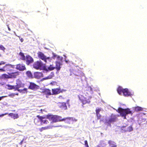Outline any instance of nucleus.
<instances>
[{
    "label": "nucleus",
    "instance_id": "obj_1",
    "mask_svg": "<svg viewBox=\"0 0 147 147\" xmlns=\"http://www.w3.org/2000/svg\"><path fill=\"white\" fill-rule=\"evenodd\" d=\"M78 98L81 102L82 104V105L86 104H89L90 103L92 97L86 95H80L78 96Z\"/></svg>",
    "mask_w": 147,
    "mask_h": 147
},
{
    "label": "nucleus",
    "instance_id": "obj_2",
    "mask_svg": "<svg viewBox=\"0 0 147 147\" xmlns=\"http://www.w3.org/2000/svg\"><path fill=\"white\" fill-rule=\"evenodd\" d=\"M46 118L53 123L61 121V117L57 115H46Z\"/></svg>",
    "mask_w": 147,
    "mask_h": 147
},
{
    "label": "nucleus",
    "instance_id": "obj_3",
    "mask_svg": "<svg viewBox=\"0 0 147 147\" xmlns=\"http://www.w3.org/2000/svg\"><path fill=\"white\" fill-rule=\"evenodd\" d=\"M15 65L9 64H6L2 68H0V72H7L10 73L13 71V69L14 68Z\"/></svg>",
    "mask_w": 147,
    "mask_h": 147
},
{
    "label": "nucleus",
    "instance_id": "obj_4",
    "mask_svg": "<svg viewBox=\"0 0 147 147\" xmlns=\"http://www.w3.org/2000/svg\"><path fill=\"white\" fill-rule=\"evenodd\" d=\"M117 91L118 93L121 95L122 93L125 96H129L128 89L127 88L123 89L121 87L119 86L117 88Z\"/></svg>",
    "mask_w": 147,
    "mask_h": 147
},
{
    "label": "nucleus",
    "instance_id": "obj_5",
    "mask_svg": "<svg viewBox=\"0 0 147 147\" xmlns=\"http://www.w3.org/2000/svg\"><path fill=\"white\" fill-rule=\"evenodd\" d=\"M117 111L120 113L122 117H124V118H126V115L129 113V109H123L121 108H119L117 110Z\"/></svg>",
    "mask_w": 147,
    "mask_h": 147
},
{
    "label": "nucleus",
    "instance_id": "obj_6",
    "mask_svg": "<svg viewBox=\"0 0 147 147\" xmlns=\"http://www.w3.org/2000/svg\"><path fill=\"white\" fill-rule=\"evenodd\" d=\"M24 84L19 79H17L16 80V85H14L15 91L17 90L20 91V88H23L24 87Z\"/></svg>",
    "mask_w": 147,
    "mask_h": 147
},
{
    "label": "nucleus",
    "instance_id": "obj_7",
    "mask_svg": "<svg viewBox=\"0 0 147 147\" xmlns=\"http://www.w3.org/2000/svg\"><path fill=\"white\" fill-rule=\"evenodd\" d=\"M117 119V117L116 115L112 114L109 120H106L105 123H107L111 126V123L112 122H114L116 121Z\"/></svg>",
    "mask_w": 147,
    "mask_h": 147
},
{
    "label": "nucleus",
    "instance_id": "obj_8",
    "mask_svg": "<svg viewBox=\"0 0 147 147\" xmlns=\"http://www.w3.org/2000/svg\"><path fill=\"white\" fill-rule=\"evenodd\" d=\"M38 57L45 62H47V60H51V59L50 57H47L43 53L41 52H38Z\"/></svg>",
    "mask_w": 147,
    "mask_h": 147
},
{
    "label": "nucleus",
    "instance_id": "obj_9",
    "mask_svg": "<svg viewBox=\"0 0 147 147\" xmlns=\"http://www.w3.org/2000/svg\"><path fill=\"white\" fill-rule=\"evenodd\" d=\"M15 68L16 69L20 71H23L26 70L25 65L23 63H19L17 64Z\"/></svg>",
    "mask_w": 147,
    "mask_h": 147
},
{
    "label": "nucleus",
    "instance_id": "obj_10",
    "mask_svg": "<svg viewBox=\"0 0 147 147\" xmlns=\"http://www.w3.org/2000/svg\"><path fill=\"white\" fill-rule=\"evenodd\" d=\"M25 61L26 64L28 65L33 62L34 59L30 55H27L26 56Z\"/></svg>",
    "mask_w": 147,
    "mask_h": 147
},
{
    "label": "nucleus",
    "instance_id": "obj_11",
    "mask_svg": "<svg viewBox=\"0 0 147 147\" xmlns=\"http://www.w3.org/2000/svg\"><path fill=\"white\" fill-rule=\"evenodd\" d=\"M39 86L32 82H30V85L28 88L30 89L35 90H37L39 88Z\"/></svg>",
    "mask_w": 147,
    "mask_h": 147
},
{
    "label": "nucleus",
    "instance_id": "obj_12",
    "mask_svg": "<svg viewBox=\"0 0 147 147\" xmlns=\"http://www.w3.org/2000/svg\"><path fill=\"white\" fill-rule=\"evenodd\" d=\"M37 117L40 118V125H42L43 124H47L48 123L49 121L47 120H44L46 118V117H43L40 116L39 115H37L36 116Z\"/></svg>",
    "mask_w": 147,
    "mask_h": 147
},
{
    "label": "nucleus",
    "instance_id": "obj_13",
    "mask_svg": "<svg viewBox=\"0 0 147 147\" xmlns=\"http://www.w3.org/2000/svg\"><path fill=\"white\" fill-rule=\"evenodd\" d=\"M52 95H57L63 92V90H62L60 87L57 88H55L52 89Z\"/></svg>",
    "mask_w": 147,
    "mask_h": 147
},
{
    "label": "nucleus",
    "instance_id": "obj_14",
    "mask_svg": "<svg viewBox=\"0 0 147 147\" xmlns=\"http://www.w3.org/2000/svg\"><path fill=\"white\" fill-rule=\"evenodd\" d=\"M42 62L38 61L34 63L33 64V66L34 68L38 69L42 67Z\"/></svg>",
    "mask_w": 147,
    "mask_h": 147
},
{
    "label": "nucleus",
    "instance_id": "obj_15",
    "mask_svg": "<svg viewBox=\"0 0 147 147\" xmlns=\"http://www.w3.org/2000/svg\"><path fill=\"white\" fill-rule=\"evenodd\" d=\"M42 92L45 95L46 97L47 98H48L49 96L52 95L51 90L49 89H44L42 91Z\"/></svg>",
    "mask_w": 147,
    "mask_h": 147
},
{
    "label": "nucleus",
    "instance_id": "obj_16",
    "mask_svg": "<svg viewBox=\"0 0 147 147\" xmlns=\"http://www.w3.org/2000/svg\"><path fill=\"white\" fill-rule=\"evenodd\" d=\"M74 121V119L72 117H67L62 118L61 117V121H64L67 123H70L71 122Z\"/></svg>",
    "mask_w": 147,
    "mask_h": 147
},
{
    "label": "nucleus",
    "instance_id": "obj_17",
    "mask_svg": "<svg viewBox=\"0 0 147 147\" xmlns=\"http://www.w3.org/2000/svg\"><path fill=\"white\" fill-rule=\"evenodd\" d=\"M59 107L62 110H65L67 109L66 103L64 102H59L58 104Z\"/></svg>",
    "mask_w": 147,
    "mask_h": 147
},
{
    "label": "nucleus",
    "instance_id": "obj_18",
    "mask_svg": "<svg viewBox=\"0 0 147 147\" xmlns=\"http://www.w3.org/2000/svg\"><path fill=\"white\" fill-rule=\"evenodd\" d=\"M73 74L76 76L80 77L84 75V74L79 69L74 71Z\"/></svg>",
    "mask_w": 147,
    "mask_h": 147
},
{
    "label": "nucleus",
    "instance_id": "obj_19",
    "mask_svg": "<svg viewBox=\"0 0 147 147\" xmlns=\"http://www.w3.org/2000/svg\"><path fill=\"white\" fill-rule=\"evenodd\" d=\"M59 126H48L46 127H42L41 128H39V130L40 132H42L44 130H46L47 129H51L52 128V127H59Z\"/></svg>",
    "mask_w": 147,
    "mask_h": 147
},
{
    "label": "nucleus",
    "instance_id": "obj_20",
    "mask_svg": "<svg viewBox=\"0 0 147 147\" xmlns=\"http://www.w3.org/2000/svg\"><path fill=\"white\" fill-rule=\"evenodd\" d=\"M10 76L11 78H15L17 77L19 75V72L18 71H16L14 72H10Z\"/></svg>",
    "mask_w": 147,
    "mask_h": 147
},
{
    "label": "nucleus",
    "instance_id": "obj_21",
    "mask_svg": "<svg viewBox=\"0 0 147 147\" xmlns=\"http://www.w3.org/2000/svg\"><path fill=\"white\" fill-rule=\"evenodd\" d=\"M55 69L57 71H59L60 70L61 67V65L62 64L60 62H59L58 61H56L55 62Z\"/></svg>",
    "mask_w": 147,
    "mask_h": 147
},
{
    "label": "nucleus",
    "instance_id": "obj_22",
    "mask_svg": "<svg viewBox=\"0 0 147 147\" xmlns=\"http://www.w3.org/2000/svg\"><path fill=\"white\" fill-rule=\"evenodd\" d=\"M108 143L110 147H117L116 143L113 141L110 140L108 141Z\"/></svg>",
    "mask_w": 147,
    "mask_h": 147
},
{
    "label": "nucleus",
    "instance_id": "obj_23",
    "mask_svg": "<svg viewBox=\"0 0 147 147\" xmlns=\"http://www.w3.org/2000/svg\"><path fill=\"white\" fill-rule=\"evenodd\" d=\"M42 73L37 72L34 73V76L35 78L39 79L42 76Z\"/></svg>",
    "mask_w": 147,
    "mask_h": 147
},
{
    "label": "nucleus",
    "instance_id": "obj_24",
    "mask_svg": "<svg viewBox=\"0 0 147 147\" xmlns=\"http://www.w3.org/2000/svg\"><path fill=\"white\" fill-rule=\"evenodd\" d=\"M54 73L53 72H51V74L47 77L44 78H43V80H45L48 79H51L54 77Z\"/></svg>",
    "mask_w": 147,
    "mask_h": 147
},
{
    "label": "nucleus",
    "instance_id": "obj_25",
    "mask_svg": "<svg viewBox=\"0 0 147 147\" xmlns=\"http://www.w3.org/2000/svg\"><path fill=\"white\" fill-rule=\"evenodd\" d=\"M19 55L20 56V59L23 61H25L26 60V56H25L24 54L21 52H20L19 53Z\"/></svg>",
    "mask_w": 147,
    "mask_h": 147
},
{
    "label": "nucleus",
    "instance_id": "obj_26",
    "mask_svg": "<svg viewBox=\"0 0 147 147\" xmlns=\"http://www.w3.org/2000/svg\"><path fill=\"white\" fill-rule=\"evenodd\" d=\"M9 116L11 117L12 118H13L14 119L18 118L19 116L18 114H14L13 113H10L9 114Z\"/></svg>",
    "mask_w": 147,
    "mask_h": 147
},
{
    "label": "nucleus",
    "instance_id": "obj_27",
    "mask_svg": "<svg viewBox=\"0 0 147 147\" xmlns=\"http://www.w3.org/2000/svg\"><path fill=\"white\" fill-rule=\"evenodd\" d=\"M55 69V66L53 64L50 65L47 68H46L45 70L47 71H52Z\"/></svg>",
    "mask_w": 147,
    "mask_h": 147
},
{
    "label": "nucleus",
    "instance_id": "obj_28",
    "mask_svg": "<svg viewBox=\"0 0 147 147\" xmlns=\"http://www.w3.org/2000/svg\"><path fill=\"white\" fill-rule=\"evenodd\" d=\"M37 118H35L34 119V122L35 124L38 125H40V118L37 117Z\"/></svg>",
    "mask_w": 147,
    "mask_h": 147
},
{
    "label": "nucleus",
    "instance_id": "obj_29",
    "mask_svg": "<svg viewBox=\"0 0 147 147\" xmlns=\"http://www.w3.org/2000/svg\"><path fill=\"white\" fill-rule=\"evenodd\" d=\"M134 110L135 111L138 112L139 111H143V108L137 106L134 108Z\"/></svg>",
    "mask_w": 147,
    "mask_h": 147
},
{
    "label": "nucleus",
    "instance_id": "obj_30",
    "mask_svg": "<svg viewBox=\"0 0 147 147\" xmlns=\"http://www.w3.org/2000/svg\"><path fill=\"white\" fill-rule=\"evenodd\" d=\"M6 86H7V89L8 90H11L14 89L15 91V88L14 85H11L9 84H7Z\"/></svg>",
    "mask_w": 147,
    "mask_h": 147
},
{
    "label": "nucleus",
    "instance_id": "obj_31",
    "mask_svg": "<svg viewBox=\"0 0 147 147\" xmlns=\"http://www.w3.org/2000/svg\"><path fill=\"white\" fill-rule=\"evenodd\" d=\"M26 74L27 76L30 78H32V75L30 71H27L26 72Z\"/></svg>",
    "mask_w": 147,
    "mask_h": 147
},
{
    "label": "nucleus",
    "instance_id": "obj_32",
    "mask_svg": "<svg viewBox=\"0 0 147 147\" xmlns=\"http://www.w3.org/2000/svg\"><path fill=\"white\" fill-rule=\"evenodd\" d=\"M7 73L9 74L8 75L6 74H4L3 75V76L4 78L6 79L11 78L10 73H9L8 72Z\"/></svg>",
    "mask_w": 147,
    "mask_h": 147
},
{
    "label": "nucleus",
    "instance_id": "obj_33",
    "mask_svg": "<svg viewBox=\"0 0 147 147\" xmlns=\"http://www.w3.org/2000/svg\"><path fill=\"white\" fill-rule=\"evenodd\" d=\"M101 110V109L100 108L96 109V114H99V113Z\"/></svg>",
    "mask_w": 147,
    "mask_h": 147
},
{
    "label": "nucleus",
    "instance_id": "obj_34",
    "mask_svg": "<svg viewBox=\"0 0 147 147\" xmlns=\"http://www.w3.org/2000/svg\"><path fill=\"white\" fill-rule=\"evenodd\" d=\"M52 55H53V56L52 57V58L54 59H55L56 58H57V57L58 56V55H56L54 53H52Z\"/></svg>",
    "mask_w": 147,
    "mask_h": 147
},
{
    "label": "nucleus",
    "instance_id": "obj_35",
    "mask_svg": "<svg viewBox=\"0 0 147 147\" xmlns=\"http://www.w3.org/2000/svg\"><path fill=\"white\" fill-rule=\"evenodd\" d=\"M57 59L58 60L62 61L63 59V57L58 55L57 56Z\"/></svg>",
    "mask_w": 147,
    "mask_h": 147
},
{
    "label": "nucleus",
    "instance_id": "obj_36",
    "mask_svg": "<svg viewBox=\"0 0 147 147\" xmlns=\"http://www.w3.org/2000/svg\"><path fill=\"white\" fill-rule=\"evenodd\" d=\"M97 119H100L101 117V115L100 114H96Z\"/></svg>",
    "mask_w": 147,
    "mask_h": 147
},
{
    "label": "nucleus",
    "instance_id": "obj_37",
    "mask_svg": "<svg viewBox=\"0 0 147 147\" xmlns=\"http://www.w3.org/2000/svg\"><path fill=\"white\" fill-rule=\"evenodd\" d=\"M5 48L2 45H0V49H1L3 51H4L5 49Z\"/></svg>",
    "mask_w": 147,
    "mask_h": 147
},
{
    "label": "nucleus",
    "instance_id": "obj_38",
    "mask_svg": "<svg viewBox=\"0 0 147 147\" xmlns=\"http://www.w3.org/2000/svg\"><path fill=\"white\" fill-rule=\"evenodd\" d=\"M84 145L85 146V147H89L87 141L86 140L84 141Z\"/></svg>",
    "mask_w": 147,
    "mask_h": 147
},
{
    "label": "nucleus",
    "instance_id": "obj_39",
    "mask_svg": "<svg viewBox=\"0 0 147 147\" xmlns=\"http://www.w3.org/2000/svg\"><path fill=\"white\" fill-rule=\"evenodd\" d=\"M5 63V62L3 61H1L0 62V65H4Z\"/></svg>",
    "mask_w": 147,
    "mask_h": 147
},
{
    "label": "nucleus",
    "instance_id": "obj_40",
    "mask_svg": "<svg viewBox=\"0 0 147 147\" xmlns=\"http://www.w3.org/2000/svg\"><path fill=\"white\" fill-rule=\"evenodd\" d=\"M87 90H90V91H92V88L90 86H88L87 88Z\"/></svg>",
    "mask_w": 147,
    "mask_h": 147
},
{
    "label": "nucleus",
    "instance_id": "obj_41",
    "mask_svg": "<svg viewBox=\"0 0 147 147\" xmlns=\"http://www.w3.org/2000/svg\"><path fill=\"white\" fill-rule=\"evenodd\" d=\"M24 139H23L20 142V143L19 144L20 145H22V144L23 142H24Z\"/></svg>",
    "mask_w": 147,
    "mask_h": 147
},
{
    "label": "nucleus",
    "instance_id": "obj_42",
    "mask_svg": "<svg viewBox=\"0 0 147 147\" xmlns=\"http://www.w3.org/2000/svg\"><path fill=\"white\" fill-rule=\"evenodd\" d=\"M133 129L132 127L130 126L129 127V131H131L133 130Z\"/></svg>",
    "mask_w": 147,
    "mask_h": 147
},
{
    "label": "nucleus",
    "instance_id": "obj_43",
    "mask_svg": "<svg viewBox=\"0 0 147 147\" xmlns=\"http://www.w3.org/2000/svg\"><path fill=\"white\" fill-rule=\"evenodd\" d=\"M134 93L133 92L131 93V92H129V96H131L132 95H134Z\"/></svg>",
    "mask_w": 147,
    "mask_h": 147
},
{
    "label": "nucleus",
    "instance_id": "obj_44",
    "mask_svg": "<svg viewBox=\"0 0 147 147\" xmlns=\"http://www.w3.org/2000/svg\"><path fill=\"white\" fill-rule=\"evenodd\" d=\"M101 144H100L99 145H97V146L95 147H101Z\"/></svg>",
    "mask_w": 147,
    "mask_h": 147
},
{
    "label": "nucleus",
    "instance_id": "obj_45",
    "mask_svg": "<svg viewBox=\"0 0 147 147\" xmlns=\"http://www.w3.org/2000/svg\"><path fill=\"white\" fill-rule=\"evenodd\" d=\"M14 96V94H9V96Z\"/></svg>",
    "mask_w": 147,
    "mask_h": 147
},
{
    "label": "nucleus",
    "instance_id": "obj_46",
    "mask_svg": "<svg viewBox=\"0 0 147 147\" xmlns=\"http://www.w3.org/2000/svg\"><path fill=\"white\" fill-rule=\"evenodd\" d=\"M6 97V96H5L0 97V100H1L3 97Z\"/></svg>",
    "mask_w": 147,
    "mask_h": 147
},
{
    "label": "nucleus",
    "instance_id": "obj_47",
    "mask_svg": "<svg viewBox=\"0 0 147 147\" xmlns=\"http://www.w3.org/2000/svg\"><path fill=\"white\" fill-rule=\"evenodd\" d=\"M7 28H8L9 30V31H10L11 30V29L9 28L8 25H7Z\"/></svg>",
    "mask_w": 147,
    "mask_h": 147
},
{
    "label": "nucleus",
    "instance_id": "obj_48",
    "mask_svg": "<svg viewBox=\"0 0 147 147\" xmlns=\"http://www.w3.org/2000/svg\"><path fill=\"white\" fill-rule=\"evenodd\" d=\"M20 40L21 42H22L24 41V39L23 38H22L20 39Z\"/></svg>",
    "mask_w": 147,
    "mask_h": 147
},
{
    "label": "nucleus",
    "instance_id": "obj_49",
    "mask_svg": "<svg viewBox=\"0 0 147 147\" xmlns=\"http://www.w3.org/2000/svg\"><path fill=\"white\" fill-rule=\"evenodd\" d=\"M23 90L24 91L26 92H27V89L26 88H24Z\"/></svg>",
    "mask_w": 147,
    "mask_h": 147
},
{
    "label": "nucleus",
    "instance_id": "obj_50",
    "mask_svg": "<svg viewBox=\"0 0 147 147\" xmlns=\"http://www.w3.org/2000/svg\"><path fill=\"white\" fill-rule=\"evenodd\" d=\"M7 114L6 113H5L4 114H2V115H0V117H3V116L4 115H6Z\"/></svg>",
    "mask_w": 147,
    "mask_h": 147
},
{
    "label": "nucleus",
    "instance_id": "obj_51",
    "mask_svg": "<svg viewBox=\"0 0 147 147\" xmlns=\"http://www.w3.org/2000/svg\"><path fill=\"white\" fill-rule=\"evenodd\" d=\"M104 121L103 119H100V123H101V122H102V121Z\"/></svg>",
    "mask_w": 147,
    "mask_h": 147
},
{
    "label": "nucleus",
    "instance_id": "obj_52",
    "mask_svg": "<svg viewBox=\"0 0 147 147\" xmlns=\"http://www.w3.org/2000/svg\"><path fill=\"white\" fill-rule=\"evenodd\" d=\"M68 61L66 60L65 61V62H66V63H68Z\"/></svg>",
    "mask_w": 147,
    "mask_h": 147
},
{
    "label": "nucleus",
    "instance_id": "obj_53",
    "mask_svg": "<svg viewBox=\"0 0 147 147\" xmlns=\"http://www.w3.org/2000/svg\"><path fill=\"white\" fill-rule=\"evenodd\" d=\"M129 114L131 113V112L130 111H129Z\"/></svg>",
    "mask_w": 147,
    "mask_h": 147
},
{
    "label": "nucleus",
    "instance_id": "obj_54",
    "mask_svg": "<svg viewBox=\"0 0 147 147\" xmlns=\"http://www.w3.org/2000/svg\"><path fill=\"white\" fill-rule=\"evenodd\" d=\"M1 56H2L0 54V57H1Z\"/></svg>",
    "mask_w": 147,
    "mask_h": 147
},
{
    "label": "nucleus",
    "instance_id": "obj_55",
    "mask_svg": "<svg viewBox=\"0 0 147 147\" xmlns=\"http://www.w3.org/2000/svg\"><path fill=\"white\" fill-rule=\"evenodd\" d=\"M16 94L17 95H18V94Z\"/></svg>",
    "mask_w": 147,
    "mask_h": 147
}]
</instances>
